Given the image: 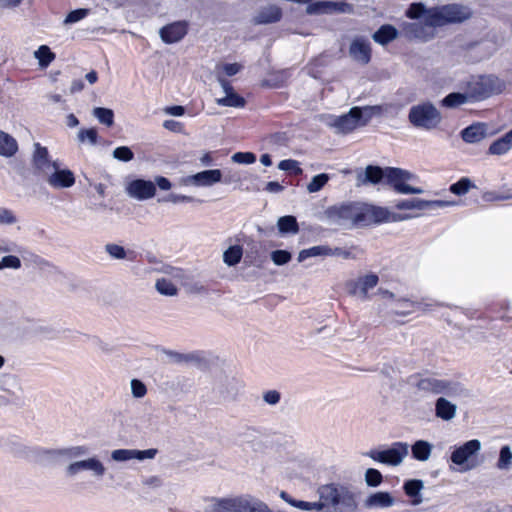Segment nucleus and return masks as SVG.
Masks as SVG:
<instances>
[{
  "label": "nucleus",
  "instance_id": "1",
  "mask_svg": "<svg viewBox=\"0 0 512 512\" xmlns=\"http://www.w3.org/2000/svg\"><path fill=\"white\" fill-rule=\"evenodd\" d=\"M405 16L413 22H403L401 33L409 40L427 42L436 36L437 29L448 23V6L427 8L421 2L411 3Z\"/></svg>",
  "mask_w": 512,
  "mask_h": 512
},
{
  "label": "nucleus",
  "instance_id": "2",
  "mask_svg": "<svg viewBox=\"0 0 512 512\" xmlns=\"http://www.w3.org/2000/svg\"><path fill=\"white\" fill-rule=\"evenodd\" d=\"M197 512H271L268 506L250 495L206 498Z\"/></svg>",
  "mask_w": 512,
  "mask_h": 512
},
{
  "label": "nucleus",
  "instance_id": "3",
  "mask_svg": "<svg viewBox=\"0 0 512 512\" xmlns=\"http://www.w3.org/2000/svg\"><path fill=\"white\" fill-rule=\"evenodd\" d=\"M317 493L321 511L325 508H333L335 511L343 512L356 507L355 495L347 486L325 484L318 488Z\"/></svg>",
  "mask_w": 512,
  "mask_h": 512
},
{
  "label": "nucleus",
  "instance_id": "4",
  "mask_svg": "<svg viewBox=\"0 0 512 512\" xmlns=\"http://www.w3.org/2000/svg\"><path fill=\"white\" fill-rule=\"evenodd\" d=\"M330 224L351 228L362 225V203H349L332 206L325 212Z\"/></svg>",
  "mask_w": 512,
  "mask_h": 512
},
{
  "label": "nucleus",
  "instance_id": "5",
  "mask_svg": "<svg viewBox=\"0 0 512 512\" xmlns=\"http://www.w3.org/2000/svg\"><path fill=\"white\" fill-rule=\"evenodd\" d=\"M408 119L416 128L431 130L439 125L442 116L432 103L422 102L410 108Z\"/></svg>",
  "mask_w": 512,
  "mask_h": 512
},
{
  "label": "nucleus",
  "instance_id": "6",
  "mask_svg": "<svg viewBox=\"0 0 512 512\" xmlns=\"http://www.w3.org/2000/svg\"><path fill=\"white\" fill-rule=\"evenodd\" d=\"M467 84L470 88V96L474 100H483L492 95L501 93L505 87V81L495 75L472 77Z\"/></svg>",
  "mask_w": 512,
  "mask_h": 512
},
{
  "label": "nucleus",
  "instance_id": "7",
  "mask_svg": "<svg viewBox=\"0 0 512 512\" xmlns=\"http://www.w3.org/2000/svg\"><path fill=\"white\" fill-rule=\"evenodd\" d=\"M480 450L481 442L473 439L457 447L450 456V460L459 467L460 472H468L480 465L478 460Z\"/></svg>",
  "mask_w": 512,
  "mask_h": 512
},
{
  "label": "nucleus",
  "instance_id": "8",
  "mask_svg": "<svg viewBox=\"0 0 512 512\" xmlns=\"http://www.w3.org/2000/svg\"><path fill=\"white\" fill-rule=\"evenodd\" d=\"M409 454V444L406 442H394L384 450H370L365 455L375 462L392 467L401 465Z\"/></svg>",
  "mask_w": 512,
  "mask_h": 512
},
{
  "label": "nucleus",
  "instance_id": "9",
  "mask_svg": "<svg viewBox=\"0 0 512 512\" xmlns=\"http://www.w3.org/2000/svg\"><path fill=\"white\" fill-rule=\"evenodd\" d=\"M420 213L398 214L387 208L362 203V225L381 222H398L419 217Z\"/></svg>",
  "mask_w": 512,
  "mask_h": 512
},
{
  "label": "nucleus",
  "instance_id": "10",
  "mask_svg": "<svg viewBox=\"0 0 512 512\" xmlns=\"http://www.w3.org/2000/svg\"><path fill=\"white\" fill-rule=\"evenodd\" d=\"M358 116V106H354L343 115L323 116V122L326 126L333 129L335 133L347 134L360 127Z\"/></svg>",
  "mask_w": 512,
  "mask_h": 512
},
{
  "label": "nucleus",
  "instance_id": "11",
  "mask_svg": "<svg viewBox=\"0 0 512 512\" xmlns=\"http://www.w3.org/2000/svg\"><path fill=\"white\" fill-rule=\"evenodd\" d=\"M106 470L104 463L96 456H93L70 462L65 468V473L68 477H75L82 471H89L93 477L101 479L105 475Z\"/></svg>",
  "mask_w": 512,
  "mask_h": 512
},
{
  "label": "nucleus",
  "instance_id": "12",
  "mask_svg": "<svg viewBox=\"0 0 512 512\" xmlns=\"http://www.w3.org/2000/svg\"><path fill=\"white\" fill-rule=\"evenodd\" d=\"M387 178L393 185L394 189L401 194H422L424 189L413 187L407 182L415 178L413 174L399 168H390Z\"/></svg>",
  "mask_w": 512,
  "mask_h": 512
},
{
  "label": "nucleus",
  "instance_id": "13",
  "mask_svg": "<svg viewBox=\"0 0 512 512\" xmlns=\"http://www.w3.org/2000/svg\"><path fill=\"white\" fill-rule=\"evenodd\" d=\"M43 177L54 189L69 188L75 184L74 173L69 169L61 168L59 163H56Z\"/></svg>",
  "mask_w": 512,
  "mask_h": 512
},
{
  "label": "nucleus",
  "instance_id": "14",
  "mask_svg": "<svg viewBox=\"0 0 512 512\" xmlns=\"http://www.w3.org/2000/svg\"><path fill=\"white\" fill-rule=\"evenodd\" d=\"M88 448L84 445L71 446L62 449L47 451L48 459L54 464H64L73 459H78L87 455Z\"/></svg>",
  "mask_w": 512,
  "mask_h": 512
},
{
  "label": "nucleus",
  "instance_id": "15",
  "mask_svg": "<svg viewBox=\"0 0 512 512\" xmlns=\"http://www.w3.org/2000/svg\"><path fill=\"white\" fill-rule=\"evenodd\" d=\"M222 179V172L219 169L204 170L183 179L186 186L210 187Z\"/></svg>",
  "mask_w": 512,
  "mask_h": 512
},
{
  "label": "nucleus",
  "instance_id": "16",
  "mask_svg": "<svg viewBox=\"0 0 512 512\" xmlns=\"http://www.w3.org/2000/svg\"><path fill=\"white\" fill-rule=\"evenodd\" d=\"M157 452V449L154 448L146 450L115 449L111 452V459L115 462H127L131 460L144 461L154 459Z\"/></svg>",
  "mask_w": 512,
  "mask_h": 512
},
{
  "label": "nucleus",
  "instance_id": "17",
  "mask_svg": "<svg viewBox=\"0 0 512 512\" xmlns=\"http://www.w3.org/2000/svg\"><path fill=\"white\" fill-rule=\"evenodd\" d=\"M126 192L132 198L146 200L155 195L156 187L152 181L136 179L127 185Z\"/></svg>",
  "mask_w": 512,
  "mask_h": 512
},
{
  "label": "nucleus",
  "instance_id": "18",
  "mask_svg": "<svg viewBox=\"0 0 512 512\" xmlns=\"http://www.w3.org/2000/svg\"><path fill=\"white\" fill-rule=\"evenodd\" d=\"M396 503L395 497L388 491H376L367 495L363 501L366 509H389Z\"/></svg>",
  "mask_w": 512,
  "mask_h": 512
},
{
  "label": "nucleus",
  "instance_id": "19",
  "mask_svg": "<svg viewBox=\"0 0 512 512\" xmlns=\"http://www.w3.org/2000/svg\"><path fill=\"white\" fill-rule=\"evenodd\" d=\"M378 282V276L376 274L370 273L359 277L356 281H352L348 285L350 287L351 294L362 299H366L368 297L369 291L375 288Z\"/></svg>",
  "mask_w": 512,
  "mask_h": 512
},
{
  "label": "nucleus",
  "instance_id": "20",
  "mask_svg": "<svg viewBox=\"0 0 512 512\" xmlns=\"http://www.w3.org/2000/svg\"><path fill=\"white\" fill-rule=\"evenodd\" d=\"M188 24L186 21H177L162 27L159 35L163 42L173 44L179 42L187 34Z\"/></svg>",
  "mask_w": 512,
  "mask_h": 512
},
{
  "label": "nucleus",
  "instance_id": "21",
  "mask_svg": "<svg viewBox=\"0 0 512 512\" xmlns=\"http://www.w3.org/2000/svg\"><path fill=\"white\" fill-rule=\"evenodd\" d=\"M32 163L34 169L44 176L49 170L52 169L57 161H51L49 159V153L46 147L41 146L39 143L34 144V152L32 157Z\"/></svg>",
  "mask_w": 512,
  "mask_h": 512
},
{
  "label": "nucleus",
  "instance_id": "22",
  "mask_svg": "<svg viewBox=\"0 0 512 512\" xmlns=\"http://www.w3.org/2000/svg\"><path fill=\"white\" fill-rule=\"evenodd\" d=\"M350 56L357 62L367 64L371 59V47L367 39L355 38L349 48Z\"/></svg>",
  "mask_w": 512,
  "mask_h": 512
},
{
  "label": "nucleus",
  "instance_id": "23",
  "mask_svg": "<svg viewBox=\"0 0 512 512\" xmlns=\"http://www.w3.org/2000/svg\"><path fill=\"white\" fill-rule=\"evenodd\" d=\"M282 18V9L274 4L261 7L253 17L252 22L255 25L271 24L280 21Z\"/></svg>",
  "mask_w": 512,
  "mask_h": 512
},
{
  "label": "nucleus",
  "instance_id": "24",
  "mask_svg": "<svg viewBox=\"0 0 512 512\" xmlns=\"http://www.w3.org/2000/svg\"><path fill=\"white\" fill-rule=\"evenodd\" d=\"M445 202L443 201H425L420 199H407L401 200L396 203V207L399 210H415L425 211L433 210L437 207H444Z\"/></svg>",
  "mask_w": 512,
  "mask_h": 512
},
{
  "label": "nucleus",
  "instance_id": "25",
  "mask_svg": "<svg viewBox=\"0 0 512 512\" xmlns=\"http://www.w3.org/2000/svg\"><path fill=\"white\" fill-rule=\"evenodd\" d=\"M420 391L431 394H441L446 390V383L434 377H424L412 382Z\"/></svg>",
  "mask_w": 512,
  "mask_h": 512
},
{
  "label": "nucleus",
  "instance_id": "26",
  "mask_svg": "<svg viewBox=\"0 0 512 512\" xmlns=\"http://www.w3.org/2000/svg\"><path fill=\"white\" fill-rule=\"evenodd\" d=\"M462 138L467 143H477L483 140L487 135V125L484 123H475L465 128L461 132Z\"/></svg>",
  "mask_w": 512,
  "mask_h": 512
},
{
  "label": "nucleus",
  "instance_id": "27",
  "mask_svg": "<svg viewBox=\"0 0 512 512\" xmlns=\"http://www.w3.org/2000/svg\"><path fill=\"white\" fill-rule=\"evenodd\" d=\"M383 178V170L378 166L369 165L364 173L357 175V185H365L367 183L377 184Z\"/></svg>",
  "mask_w": 512,
  "mask_h": 512
},
{
  "label": "nucleus",
  "instance_id": "28",
  "mask_svg": "<svg viewBox=\"0 0 512 512\" xmlns=\"http://www.w3.org/2000/svg\"><path fill=\"white\" fill-rule=\"evenodd\" d=\"M399 35L398 30L390 25L385 24L382 25L372 36L373 40L380 44V45H386L390 43L391 41L395 40Z\"/></svg>",
  "mask_w": 512,
  "mask_h": 512
},
{
  "label": "nucleus",
  "instance_id": "29",
  "mask_svg": "<svg viewBox=\"0 0 512 512\" xmlns=\"http://www.w3.org/2000/svg\"><path fill=\"white\" fill-rule=\"evenodd\" d=\"M512 149V129L489 146V154L503 155Z\"/></svg>",
  "mask_w": 512,
  "mask_h": 512
},
{
  "label": "nucleus",
  "instance_id": "30",
  "mask_svg": "<svg viewBox=\"0 0 512 512\" xmlns=\"http://www.w3.org/2000/svg\"><path fill=\"white\" fill-rule=\"evenodd\" d=\"M382 105L358 107V118L360 126H365L373 117H379L385 112Z\"/></svg>",
  "mask_w": 512,
  "mask_h": 512
},
{
  "label": "nucleus",
  "instance_id": "31",
  "mask_svg": "<svg viewBox=\"0 0 512 512\" xmlns=\"http://www.w3.org/2000/svg\"><path fill=\"white\" fill-rule=\"evenodd\" d=\"M433 445L425 440H418L411 446V452L417 461H427L432 453Z\"/></svg>",
  "mask_w": 512,
  "mask_h": 512
},
{
  "label": "nucleus",
  "instance_id": "32",
  "mask_svg": "<svg viewBox=\"0 0 512 512\" xmlns=\"http://www.w3.org/2000/svg\"><path fill=\"white\" fill-rule=\"evenodd\" d=\"M331 247L328 245H316L303 249L298 253V262H304L311 257H330Z\"/></svg>",
  "mask_w": 512,
  "mask_h": 512
},
{
  "label": "nucleus",
  "instance_id": "33",
  "mask_svg": "<svg viewBox=\"0 0 512 512\" xmlns=\"http://www.w3.org/2000/svg\"><path fill=\"white\" fill-rule=\"evenodd\" d=\"M424 488V483L419 479H411L404 483L403 489L407 496L413 497V504L418 505L422 502L421 491Z\"/></svg>",
  "mask_w": 512,
  "mask_h": 512
},
{
  "label": "nucleus",
  "instance_id": "34",
  "mask_svg": "<svg viewBox=\"0 0 512 512\" xmlns=\"http://www.w3.org/2000/svg\"><path fill=\"white\" fill-rule=\"evenodd\" d=\"M17 150V141L9 134L0 130V156L12 157Z\"/></svg>",
  "mask_w": 512,
  "mask_h": 512
},
{
  "label": "nucleus",
  "instance_id": "35",
  "mask_svg": "<svg viewBox=\"0 0 512 512\" xmlns=\"http://www.w3.org/2000/svg\"><path fill=\"white\" fill-rule=\"evenodd\" d=\"M472 16V11L469 7L464 5L453 4L450 5V23H461Z\"/></svg>",
  "mask_w": 512,
  "mask_h": 512
},
{
  "label": "nucleus",
  "instance_id": "36",
  "mask_svg": "<svg viewBox=\"0 0 512 512\" xmlns=\"http://www.w3.org/2000/svg\"><path fill=\"white\" fill-rule=\"evenodd\" d=\"M277 227L281 234H296L299 231L297 220L294 216H282L277 221Z\"/></svg>",
  "mask_w": 512,
  "mask_h": 512
},
{
  "label": "nucleus",
  "instance_id": "37",
  "mask_svg": "<svg viewBox=\"0 0 512 512\" xmlns=\"http://www.w3.org/2000/svg\"><path fill=\"white\" fill-rule=\"evenodd\" d=\"M34 57L38 60L41 68H47L55 59V54L47 45H41L35 52Z\"/></svg>",
  "mask_w": 512,
  "mask_h": 512
},
{
  "label": "nucleus",
  "instance_id": "38",
  "mask_svg": "<svg viewBox=\"0 0 512 512\" xmlns=\"http://www.w3.org/2000/svg\"><path fill=\"white\" fill-rule=\"evenodd\" d=\"M461 90L462 91L460 92L450 93V108L460 106L470 101H475L474 97L469 95L470 88L467 82L465 83V86L461 88Z\"/></svg>",
  "mask_w": 512,
  "mask_h": 512
},
{
  "label": "nucleus",
  "instance_id": "39",
  "mask_svg": "<svg viewBox=\"0 0 512 512\" xmlns=\"http://www.w3.org/2000/svg\"><path fill=\"white\" fill-rule=\"evenodd\" d=\"M243 249L239 245L230 246L223 253V262L228 266H235L241 261Z\"/></svg>",
  "mask_w": 512,
  "mask_h": 512
},
{
  "label": "nucleus",
  "instance_id": "40",
  "mask_svg": "<svg viewBox=\"0 0 512 512\" xmlns=\"http://www.w3.org/2000/svg\"><path fill=\"white\" fill-rule=\"evenodd\" d=\"M216 103L219 106L242 108L245 106L246 101L243 97L234 92L216 99Z\"/></svg>",
  "mask_w": 512,
  "mask_h": 512
},
{
  "label": "nucleus",
  "instance_id": "41",
  "mask_svg": "<svg viewBox=\"0 0 512 512\" xmlns=\"http://www.w3.org/2000/svg\"><path fill=\"white\" fill-rule=\"evenodd\" d=\"M399 308L396 309V313L398 314H401V315H406V314H410V313H413V312H416V311H419V310H427V306L428 305H425L424 307V304L421 303V302H413V301H410V300H402V301H399Z\"/></svg>",
  "mask_w": 512,
  "mask_h": 512
},
{
  "label": "nucleus",
  "instance_id": "42",
  "mask_svg": "<svg viewBox=\"0 0 512 512\" xmlns=\"http://www.w3.org/2000/svg\"><path fill=\"white\" fill-rule=\"evenodd\" d=\"M92 114L101 124L108 127L114 124V112L109 108L96 107Z\"/></svg>",
  "mask_w": 512,
  "mask_h": 512
},
{
  "label": "nucleus",
  "instance_id": "43",
  "mask_svg": "<svg viewBox=\"0 0 512 512\" xmlns=\"http://www.w3.org/2000/svg\"><path fill=\"white\" fill-rule=\"evenodd\" d=\"M499 470L507 471L512 466V450L509 446H503L499 453V458L496 464Z\"/></svg>",
  "mask_w": 512,
  "mask_h": 512
},
{
  "label": "nucleus",
  "instance_id": "44",
  "mask_svg": "<svg viewBox=\"0 0 512 512\" xmlns=\"http://www.w3.org/2000/svg\"><path fill=\"white\" fill-rule=\"evenodd\" d=\"M157 292L164 296H175L178 292L177 287L169 279L160 278L155 283Z\"/></svg>",
  "mask_w": 512,
  "mask_h": 512
},
{
  "label": "nucleus",
  "instance_id": "45",
  "mask_svg": "<svg viewBox=\"0 0 512 512\" xmlns=\"http://www.w3.org/2000/svg\"><path fill=\"white\" fill-rule=\"evenodd\" d=\"M364 481L368 487L376 488L383 482V475L375 468H368L364 473Z\"/></svg>",
  "mask_w": 512,
  "mask_h": 512
},
{
  "label": "nucleus",
  "instance_id": "46",
  "mask_svg": "<svg viewBox=\"0 0 512 512\" xmlns=\"http://www.w3.org/2000/svg\"><path fill=\"white\" fill-rule=\"evenodd\" d=\"M330 177L326 173L315 175L307 185L309 193H316L320 191L329 181Z\"/></svg>",
  "mask_w": 512,
  "mask_h": 512
},
{
  "label": "nucleus",
  "instance_id": "47",
  "mask_svg": "<svg viewBox=\"0 0 512 512\" xmlns=\"http://www.w3.org/2000/svg\"><path fill=\"white\" fill-rule=\"evenodd\" d=\"M97 130L95 128L89 129H80L77 133V140L80 143L88 142L90 145L94 146L97 144Z\"/></svg>",
  "mask_w": 512,
  "mask_h": 512
},
{
  "label": "nucleus",
  "instance_id": "48",
  "mask_svg": "<svg viewBox=\"0 0 512 512\" xmlns=\"http://www.w3.org/2000/svg\"><path fill=\"white\" fill-rule=\"evenodd\" d=\"M19 254H12V255H6L1 258L0 260V270L3 269H13L18 270L21 268L22 263L20 258L18 257Z\"/></svg>",
  "mask_w": 512,
  "mask_h": 512
},
{
  "label": "nucleus",
  "instance_id": "49",
  "mask_svg": "<svg viewBox=\"0 0 512 512\" xmlns=\"http://www.w3.org/2000/svg\"><path fill=\"white\" fill-rule=\"evenodd\" d=\"M306 13L308 15L330 14L329 1H319L308 4L306 7Z\"/></svg>",
  "mask_w": 512,
  "mask_h": 512
},
{
  "label": "nucleus",
  "instance_id": "50",
  "mask_svg": "<svg viewBox=\"0 0 512 512\" xmlns=\"http://www.w3.org/2000/svg\"><path fill=\"white\" fill-rule=\"evenodd\" d=\"M450 396L461 401L470 396V391L460 382L450 384Z\"/></svg>",
  "mask_w": 512,
  "mask_h": 512
},
{
  "label": "nucleus",
  "instance_id": "51",
  "mask_svg": "<svg viewBox=\"0 0 512 512\" xmlns=\"http://www.w3.org/2000/svg\"><path fill=\"white\" fill-rule=\"evenodd\" d=\"M24 249L17 244L15 241L11 240H2L0 241V253H12V254H22Z\"/></svg>",
  "mask_w": 512,
  "mask_h": 512
},
{
  "label": "nucleus",
  "instance_id": "52",
  "mask_svg": "<svg viewBox=\"0 0 512 512\" xmlns=\"http://www.w3.org/2000/svg\"><path fill=\"white\" fill-rule=\"evenodd\" d=\"M356 248L352 247L349 249L341 248V247H331L330 257H340L342 259H356L357 255L354 252Z\"/></svg>",
  "mask_w": 512,
  "mask_h": 512
},
{
  "label": "nucleus",
  "instance_id": "53",
  "mask_svg": "<svg viewBox=\"0 0 512 512\" xmlns=\"http://www.w3.org/2000/svg\"><path fill=\"white\" fill-rule=\"evenodd\" d=\"M472 186L473 184L470 179L462 178L460 181L450 186V192L456 195H463L466 194Z\"/></svg>",
  "mask_w": 512,
  "mask_h": 512
},
{
  "label": "nucleus",
  "instance_id": "54",
  "mask_svg": "<svg viewBox=\"0 0 512 512\" xmlns=\"http://www.w3.org/2000/svg\"><path fill=\"white\" fill-rule=\"evenodd\" d=\"M292 258V255L287 250H275L271 253V260L275 265L281 266L287 264Z\"/></svg>",
  "mask_w": 512,
  "mask_h": 512
},
{
  "label": "nucleus",
  "instance_id": "55",
  "mask_svg": "<svg viewBox=\"0 0 512 512\" xmlns=\"http://www.w3.org/2000/svg\"><path fill=\"white\" fill-rule=\"evenodd\" d=\"M113 157L119 161L128 162L134 157L132 150L127 146H120L113 150Z\"/></svg>",
  "mask_w": 512,
  "mask_h": 512
},
{
  "label": "nucleus",
  "instance_id": "56",
  "mask_svg": "<svg viewBox=\"0 0 512 512\" xmlns=\"http://www.w3.org/2000/svg\"><path fill=\"white\" fill-rule=\"evenodd\" d=\"M354 10L353 8V5L347 3V2H344V1H340V2H332V1H329V12L330 13H334V12H337V13H352Z\"/></svg>",
  "mask_w": 512,
  "mask_h": 512
},
{
  "label": "nucleus",
  "instance_id": "57",
  "mask_svg": "<svg viewBox=\"0 0 512 512\" xmlns=\"http://www.w3.org/2000/svg\"><path fill=\"white\" fill-rule=\"evenodd\" d=\"M130 388L134 398H143L147 394L145 384L138 379H132L130 381Z\"/></svg>",
  "mask_w": 512,
  "mask_h": 512
},
{
  "label": "nucleus",
  "instance_id": "58",
  "mask_svg": "<svg viewBox=\"0 0 512 512\" xmlns=\"http://www.w3.org/2000/svg\"><path fill=\"white\" fill-rule=\"evenodd\" d=\"M105 251L109 254L110 257L118 260L124 259L127 256L124 247L117 244H107L105 246Z\"/></svg>",
  "mask_w": 512,
  "mask_h": 512
},
{
  "label": "nucleus",
  "instance_id": "59",
  "mask_svg": "<svg viewBox=\"0 0 512 512\" xmlns=\"http://www.w3.org/2000/svg\"><path fill=\"white\" fill-rule=\"evenodd\" d=\"M232 161L238 164H253L256 156L252 152H237L232 155Z\"/></svg>",
  "mask_w": 512,
  "mask_h": 512
},
{
  "label": "nucleus",
  "instance_id": "60",
  "mask_svg": "<svg viewBox=\"0 0 512 512\" xmlns=\"http://www.w3.org/2000/svg\"><path fill=\"white\" fill-rule=\"evenodd\" d=\"M278 169L282 171H294L296 174L302 173V169L299 167V163L292 159L280 161L278 164Z\"/></svg>",
  "mask_w": 512,
  "mask_h": 512
},
{
  "label": "nucleus",
  "instance_id": "61",
  "mask_svg": "<svg viewBox=\"0 0 512 512\" xmlns=\"http://www.w3.org/2000/svg\"><path fill=\"white\" fill-rule=\"evenodd\" d=\"M17 222V217L7 208H0V225H13Z\"/></svg>",
  "mask_w": 512,
  "mask_h": 512
},
{
  "label": "nucleus",
  "instance_id": "62",
  "mask_svg": "<svg viewBox=\"0 0 512 512\" xmlns=\"http://www.w3.org/2000/svg\"><path fill=\"white\" fill-rule=\"evenodd\" d=\"M293 507L298 508L300 510L304 511H321V505L318 501L315 502H308V501H301V500H295L293 503Z\"/></svg>",
  "mask_w": 512,
  "mask_h": 512
},
{
  "label": "nucleus",
  "instance_id": "63",
  "mask_svg": "<svg viewBox=\"0 0 512 512\" xmlns=\"http://www.w3.org/2000/svg\"><path fill=\"white\" fill-rule=\"evenodd\" d=\"M436 415L443 420H448V400L446 398H438L436 402Z\"/></svg>",
  "mask_w": 512,
  "mask_h": 512
},
{
  "label": "nucleus",
  "instance_id": "64",
  "mask_svg": "<svg viewBox=\"0 0 512 512\" xmlns=\"http://www.w3.org/2000/svg\"><path fill=\"white\" fill-rule=\"evenodd\" d=\"M263 400L266 404L274 406L281 400V394L277 390H268L263 393Z\"/></svg>",
  "mask_w": 512,
  "mask_h": 512
}]
</instances>
